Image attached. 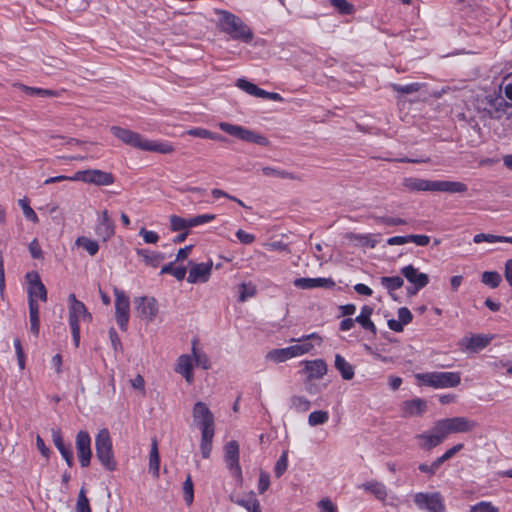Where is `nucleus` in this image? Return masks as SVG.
Listing matches in <instances>:
<instances>
[{"label":"nucleus","instance_id":"58836bf2","mask_svg":"<svg viewBox=\"0 0 512 512\" xmlns=\"http://www.w3.org/2000/svg\"><path fill=\"white\" fill-rule=\"evenodd\" d=\"M160 457L158 451L157 441L152 440L151 450L149 455V469L152 471L154 477L159 476Z\"/></svg>","mask_w":512,"mask_h":512},{"label":"nucleus","instance_id":"774afa93","mask_svg":"<svg viewBox=\"0 0 512 512\" xmlns=\"http://www.w3.org/2000/svg\"><path fill=\"white\" fill-rule=\"evenodd\" d=\"M320 512H337L336 506L329 498H324L318 502Z\"/></svg>","mask_w":512,"mask_h":512},{"label":"nucleus","instance_id":"79ce46f5","mask_svg":"<svg viewBox=\"0 0 512 512\" xmlns=\"http://www.w3.org/2000/svg\"><path fill=\"white\" fill-rule=\"evenodd\" d=\"M214 433H215V431L201 432L200 449H201L202 457L205 459L210 457V454L212 451V441H213Z\"/></svg>","mask_w":512,"mask_h":512},{"label":"nucleus","instance_id":"de8ad7c7","mask_svg":"<svg viewBox=\"0 0 512 512\" xmlns=\"http://www.w3.org/2000/svg\"><path fill=\"white\" fill-rule=\"evenodd\" d=\"M381 284L384 288L388 290L389 293L401 288L404 284L403 279L400 276L393 277H382Z\"/></svg>","mask_w":512,"mask_h":512},{"label":"nucleus","instance_id":"f257e3e1","mask_svg":"<svg viewBox=\"0 0 512 512\" xmlns=\"http://www.w3.org/2000/svg\"><path fill=\"white\" fill-rule=\"evenodd\" d=\"M220 15L221 30L230 35L234 40L250 43L253 39V32L242 19L235 14L221 10Z\"/></svg>","mask_w":512,"mask_h":512},{"label":"nucleus","instance_id":"aec40b11","mask_svg":"<svg viewBox=\"0 0 512 512\" xmlns=\"http://www.w3.org/2000/svg\"><path fill=\"white\" fill-rule=\"evenodd\" d=\"M95 232L103 241H107L114 235L115 225L107 210H103L99 216Z\"/></svg>","mask_w":512,"mask_h":512},{"label":"nucleus","instance_id":"a878e982","mask_svg":"<svg viewBox=\"0 0 512 512\" xmlns=\"http://www.w3.org/2000/svg\"><path fill=\"white\" fill-rule=\"evenodd\" d=\"M305 372L309 380L320 379L327 373V364L322 359L305 361Z\"/></svg>","mask_w":512,"mask_h":512},{"label":"nucleus","instance_id":"393cba45","mask_svg":"<svg viewBox=\"0 0 512 512\" xmlns=\"http://www.w3.org/2000/svg\"><path fill=\"white\" fill-rule=\"evenodd\" d=\"M193 357L187 354L181 355L175 367V372L182 375L188 384H192L194 381L193 377Z\"/></svg>","mask_w":512,"mask_h":512},{"label":"nucleus","instance_id":"e2e57ef3","mask_svg":"<svg viewBox=\"0 0 512 512\" xmlns=\"http://www.w3.org/2000/svg\"><path fill=\"white\" fill-rule=\"evenodd\" d=\"M236 86L245 91L247 94L254 96L255 91H257V86L246 79L240 78L236 82Z\"/></svg>","mask_w":512,"mask_h":512},{"label":"nucleus","instance_id":"7c9ffc66","mask_svg":"<svg viewBox=\"0 0 512 512\" xmlns=\"http://www.w3.org/2000/svg\"><path fill=\"white\" fill-rule=\"evenodd\" d=\"M373 313V308L367 305H364L361 308L360 314L355 318V321L359 323L365 330L376 334L377 329L375 324L371 321L370 317Z\"/></svg>","mask_w":512,"mask_h":512},{"label":"nucleus","instance_id":"f03ea898","mask_svg":"<svg viewBox=\"0 0 512 512\" xmlns=\"http://www.w3.org/2000/svg\"><path fill=\"white\" fill-rule=\"evenodd\" d=\"M416 378L421 384L434 389L453 388L461 382L459 372H425L416 374Z\"/></svg>","mask_w":512,"mask_h":512},{"label":"nucleus","instance_id":"412c9836","mask_svg":"<svg viewBox=\"0 0 512 512\" xmlns=\"http://www.w3.org/2000/svg\"><path fill=\"white\" fill-rule=\"evenodd\" d=\"M295 287L300 289L332 288L335 283L331 278H296L293 281Z\"/></svg>","mask_w":512,"mask_h":512},{"label":"nucleus","instance_id":"f704fd0d","mask_svg":"<svg viewBox=\"0 0 512 512\" xmlns=\"http://www.w3.org/2000/svg\"><path fill=\"white\" fill-rule=\"evenodd\" d=\"M143 150L170 154L174 151V147L168 142L149 141L145 139Z\"/></svg>","mask_w":512,"mask_h":512},{"label":"nucleus","instance_id":"338daca9","mask_svg":"<svg viewBox=\"0 0 512 512\" xmlns=\"http://www.w3.org/2000/svg\"><path fill=\"white\" fill-rule=\"evenodd\" d=\"M462 448H463V444H461V443L451 447L442 456L438 457L437 461L439 462L440 465H442L444 462H446L449 459H451L452 457H454V455L457 452H459Z\"/></svg>","mask_w":512,"mask_h":512},{"label":"nucleus","instance_id":"3c124183","mask_svg":"<svg viewBox=\"0 0 512 512\" xmlns=\"http://www.w3.org/2000/svg\"><path fill=\"white\" fill-rule=\"evenodd\" d=\"M330 2L342 15H350L354 12V6L346 0H331Z\"/></svg>","mask_w":512,"mask_h":512},{"label":"nucleus","instance_id":"9d476101","mask_svg":"<svg viewBox=\"0 0 512 512\" xmlns=\"http://www.w3.org/2000/svg\"><path fill=\"white\" fill-rule=\"evenodd\" d=\"M69 301V326L80 327V321L91 322L92 315L88 312L83 302L76 299L74 294H70Z\"/></svg>","mask_w":512,"mask_h":512},{"label":"nucleus","instance_id":"7ed1b4c3","mask_svg":"<svg viewBox=\"0 0 512 512\" xmlns=\"http://www.w3.org/2000/svg\"><path fill=\"white\" fill-rule=\"evenodd\" d=\"M96 457L108 471H114L117 467L112 449V440L108 429H101L95 437Z\"/></svg>","mask_w":512,"mask_h":512},{"label":"nucleus","instance_id":"20e7f679","mask_svg":"<svg viewBox=\"0 0 512 512\" xmlns=\"http://www.w3.org/2000/svg\"><path fill=\"white\" fill-rule=\"evenodd\" d=\"M450 434L445 420L440 419L434 423L430 430L417 434L415 438L421 441L420 448L429 451L440 445Z\"/></svg>","mask_w":512,"mask_h":512},{"label":"nucleus","instance_id":"4d7b16f0","mask_svg":"<svg viewBox=\"0 0 512 512\" xmlns=\"http://www.w3.org/2000/svg\"><path fill=\"white\" fill-rule=\"evenodd\" d=\"M18 204L19 206L22 208L23 210V214L24 216L28 219V220H31L33 221L34 223L38 222V216L37 214L34 212V210L30 207L29 203H28V200L26 198H23V199H19L18 200Z\"/></svg>","mask_w":512,"mask_h":512},{"label":"nucleus","instance_id":"dca6fc26","mask_svg":"<svg viewBox=\"0 0 512 512\" xmlns=\"http://www.w3.org/2000/svg\"><path fill=\"white\" fill-rule=\"evenodd\" d=\"M26 278L29 282L28 287V302L36 301L35 298L38 297L42 301H47V290L44 284L41 282V279L36 272L27 273Z\"/></svg>","mask_w":512,"mask_h":512},{"label":"nucleus","instance_id":"473e14b6","mask_svg":"<svg viewBox=\"0 0 512 512\" xmlns=\"http://www.w3.org/2000/svg\"><path fill=\"white\" fill-rule=\"evenodd\" d=\"M490 104L494 107V112H491V116L494 118H501L502 114H512V104L508 103L504 98L498 97L492 99Z\"/></svg>","mask_w":512,"mask_h":512},{"label":"nucleus","instance_id":"6ab92c4d","mask_svg":"<svg viewBox=\"0 0 512 512\" xmlns=\"http://www.w3.org/2000/svg\"><path fill=\"white\" fill-rule=\"evenodd\" d=\"M450 433H467L473 431L478 423L467 417L444 418Z\"/></svg>","mask_w":512,"mask_h":512},{"label":"nucleus","instance_id":"72a5a7b5","mask_svg":"<svg viewBox=\"0 0 512 512\" xmlns=\"http://www.w3.org/2000/svg\"><path fill=\"white\" fill-rule=\"evenodd\" d=\"M29 318H30V331L36 337L39 335L40 319H39V305L36 301H29Z\"/></svg>","mask_w":512,"mask_h":512},{"label":"nucleus","instance_id":"13d9d810","mask_svg":"<svg viewBox=\"0 0 512 512\" xmlns=\"http://www.w3.org/2000/svg\"><path fill=\"white\" fill-rule=\"evenodd\" d=\"M470 512H499V509L489 501H480L470 507Z\"/></svg>","mask_w":512,"mask_h":512},{"label":"nucleus","instance_id":"e433bc0d","mask_svg":"<svg viewBox=\"0 0 512 512\" xmlns=\"http://www.w3.org/2000/svg\"><path fill=\"white\" fill-rule=\"evenodd\" d=\"M289 406L298 413H305L310 409L311 402L304 396L293 395L289 399Z\"/></svg>","mask_w":512,"mask_h":512},{"label":"nucleus","instance_id":"f8f14e48","mask_svg":"<svg viewBox=\"0 0 512 512\" xmlns=\"http://www.w3.org/2000/svg\"><path fill=\"white\" fill-rule=\"evenodd\" d=\"M135 310L137 315L147 321L152 322L158 313V304L155 298L153 297H138L134 301Z\"/></svg>","mask_w":512,"mask_h":512},{"label":"nucleus","instance_id":"423d86ee","mask_svg":"<svg viewBox=\"0 0 512 512\" xmlns=\"http://www.w3.org/2000/svg\"><path fill=\"white\" fill-rule=\"evenodd\" d=\"M115 320L122 331L128 328L130 318V299L126 293L118 288L114 289Z\"/></svg>","mask_w":512,"mask_h":512},{"label":"nucleus","instance_id":"052dcab7","mask_svg":"<svg viewBox=\"0 0 512 512\" xmlns=\"http://www.w3.org/2000/svg\"><path fill=\"white\" fill-rule=\"evenodd\" d=\"M216 218L215 214H202L189 218L190 227H196L213 221Z\"/></svg>","mask_w":512,"mask_h":512},{"label":"nucleus","instance_id":"ddd939ff","mask_svg":"<svg viewBox=\"0 0 512 512\" xmlns=\"http://www.w3.org/2000/svg\"><path fill=\"white\" fill-rule=\"evenodd\" d=\"M225 462L227 468L236 479H242V470L239 464V444L237 441H229L225 447Z\"/></svg>","mask_w":512,"mask_h":512},{"label":"nucleus","instance_id":"49530a36","mask_svg":"<svg viewBox=\"0 0 512 512\" xmlns=\"http://www.w3.org/2000/svg\"><path fill=\"white\" fill-rule=\"evenodd\" d=\"M76 244L83 247L91 256H94L99 251L98 242L84 236L77 238Z\"/></svg>","mask_w":512,"mask_h":512},{"label":"nucleus","instance_id":"4c0bfd02","mask_svg":"<svg viewBox=\"0 0 512 512\" xmlns=\"http://www.w3.org/2000/svg\"><path fill=\"white\" fill-rule=\"evenodd\" d=\"M235 503L245 508L248 512H252V510H257V508L260 507V502L256 498L254 492H250L244 495L243 497L236 499Z\"/></svg>","mask_w":512,"mask_h":512},{"label":"nucleus","instance_id":"4be33fe9","mask_svg":"<svg viewBox=\"0 0 512 512\" xmlns=\"http://www.w3.org/2000/svg\"><path fill=\"white\" fill-rule=\"evenodd\" d=\"M212 271V263H199L190 268L187 281L189 283L207 282Z\"/></svg>","mask_w":512,"mask_h":512},{"label":"nucleus","instance_id":"2f4dec72","mask_svg":"<svg viewBox=\"0 0 512 512\" xmlns=\"http://www.w3.org/2000/svg\"><path fill=\"white\" fill-rule=\"evenodd\" d=\"M360 488L372 493L377 499L385 500L387 497V490L383 483L378 481H369L363 483Z\"/></svg>","mask_w":512,"mask_h":512},{"label":"nucleus","instance_id":"0e129e2a","mask_svg":"<svg viewBox=\"0 0 512 512\" xmlns=\"http://www.w3.org/2000/svg\"><path fill=\"white\" fill-rule=\"evenodd\" d=\"M139 235L142 236L143 240L147 244H155L159 240V235L151 230L141 228Z\"/></svg>","mask_w":512,"mask_h":512},{"label":"nucleus","instance_id":"09e8293b","mask_svg":"<svg viewBox=\"0 0 512 512\" xmlns=\"http://www.w3.org/2000/svg\"><path fill=\"white\" fill-rule=\"evenodd\" d=\"M329 420V414L324 410H317L310 413L308 417V424L312 427L323 425Z\"/></svg>","mask_w":512,"mask_h":512},{"label":"nucleus","instance_id":"cd10ccee","mask_svg":"<svg viewBox=\"0 0 512 512\" xmlns=\"http://www.w3.org/2000/svg\"><path fill=\"white\" fill-rule=\"evenodd\" d=\"M492 340V337L482 334L472 335L469 338H466V349L471 352H478L482 349H484L490 341Z\"/></svg>","mask_w":512,"mask_h":512},{"label":"nucleus","instance_id":"603ef678","mask_svg":"<svg viewBox=\"0 0 512 512\" xmlns=\"http://www.w3.org/2000/svg\"><path fill=\"white\" fill-rule=\"evenodd\" d=\"M75 509L76 512H91L89 499L86 496V491L84 488H81L79 491Z\"/></svg>","mask_w":512,"mask_h":512},{"label":"nucleus","instance_id":"5fc2aeb1","mask_svg":"<svg viewBox=\"0 0 512 512\" xmlns=\"http://www.w3.org/2000/svg\"><path fill=\"white\" fill-rule=\"evenodd\" d=\"M287 467H288V453H287V451H284L275 464V467H274L275 477L280 478L284 474V472L287 470Z\"/></svg>","mask_w":512,"mask_h":512},{"label":"nucleus","instance_id":"39448f33","mask_svg":"<svg viewBox=\"0 0 512 512\" xmlns=\"http://www.w3.org/2000/svg\"><path fill=\"white\" fill-rule=\"evenodd\" d=\"M219 128L223 132H225L231 136H234L242 141H245L248 143H254V144H257L260 146H268L269 145V140L265 136L255 132V131H252L250 129H247L243 126L231 124L228 122H220Z\"/></svg>","mask_w":512,"mask_h":512},{"label":"nucleus","instance_id":"4468645a","mask_svg":"<svg viewBox=\"0 0 512 512\" xmlns=\"http://www.w3.org/2000/svg\"><path fill=\"white\" fill-rule=\"evenodd\" d=\"M75 445L81 467H88L92 456L91 438L89 433L86 431H79L76 435Z\"/></svg>","mask_w":512,"mask_h":512},{"label":"nucleus","instance_id":"f3484780","mask_svg":"<svg viewBox=\"0 0 512 512\" xmlns=\"http://www.w3.org/2000/svg\"><path fill=\"white\" fill-rule=\"evenodd\" d=\"M400 410L404 418L419 417L427 411V402L422 398L406 400L401 403Z\"/></svg>","mask_w":512,"mask_h":512},{"label":"nucleus","instance_id":"ea45409f","mask_svg":"<svg viewBox=\"0 0 512 512\" xmlns=\"http://www.w3.org/2000/svg\"><path fill=\"white\" fill-rule=\"evenodd\" d=\"M263 175L267 177H275V178H281V179H291V180H298L299 177H297L295 174L288 172L286 170H282L279 168L274 167H263L261 169Z\"/></svg>","mask_w":512,"mask_h":512},{"label":"nucleus","instance_id":"6e6d98bb","mask_svg":"<svg viewBox=\"0 0 512 512\" xmlns=\"http://www.w3.org/2000/svg\"><path fill=\"white\" fill-rule=\"evenodd\" d=\"M183 496L185 502L190 505L194 499V490H193V482L191 476L188 475L186 480L183 483Z\"/></svg>","mask_w":512,"mask_h":512},{"label":"nucleus","instance_id":"bf43d9fd","mask_svg":"<svg viewBox=\"0 0 512 512\" xmlns=\"http://www.w3.org/2000/svg\"><path fill=\"white\" fill-rule=\"evenodd\" d=\"M391 87L394 91L399 92L401 94H412L419 90L420 85L418 83H411L407 85H400L393 83Z\"/></svg>","mask_w":512,"mask_h":512},{"label":"nucleus","instance_id":"680f3d73","mask_svg":"<svg viewBox=\"0 0 512 512\" xmlns=\"http://www.w3.org/2000/svg\"><path fill=\"white\" fill-rule=\"evenodd\" d=\"M500 240H501V236L493 235V234H485V233L476 234L473 238V241L476 244H479L482 242L496 243V242H500Z\"/></svg>","mask_w":512,"mask_h":512},{"label":"nucleus","instance_id":"5701e85b","mask_svg":"<svg viewBox=\"0 0 512 512\" xmlns=\"http://www.w3.org/2000/svg\"><path fill=\"white\" fill-rule=\"evenodd\" d=\"M52 441L55 445V447L58 449L62 457L64 458L65 462L69 467H72L74 465V458L73 453L71 450L70 445H66L64 443L61 431L58 429H52L51 431Z\"/></svg>","mask_w":512,"mask_h":512},{"label":"nucleus","instance_id":"9b49d317","mask_svg":"<svg viewBox=\"0 0 512 512\" xmlns=\"http://www.w3.org/2000/svg\"><path fill=\"white\" fill-rule=\"evenodd\" d=\"M401 274L413 285L407 289L410 295H415L420 289L424 288L429 283L428 275L420 272L413 265L403 267L401 269Z\"/></svg>","mask_w":512,"mask_h":512},{"label":"nucleus","instance_id":"c9c22d12","mask_svg":"<svg viewBox=\"0 0 512 512\" xmlns=\"http://www.w3.org/2000/svg\"><path fill=\"white\" fill-rule=\"evenodd\" d=\"M292 358L293 356L289 347L273 349L266 354V359L274 363H282Z\"/></svg>","mask_w":512,"mask_h":512},{"label":"nucleus","instance_id":"37998d69","mask_svg":"<svg viewBox=\"0 0 512 512\" xmlns=\"http://www.w3.org/2000/svg\"><path fill=\"white\" fill-rule=\"evenodd\" d=\"M20 89L27 95L38 96V97H56L58 92L50 89L29 87L23 84L19 85Z\"/></svg>","mask_w":512,"mask_h":512},{"label":"nucleus","instance_id":"a18cd8bd","mask_svg":"<svg viewBox=\"0 0 512 512\" xmlns=\"http://www.w3.org/2000/svg\"><path fill=\"white\" fill-rule=\"evenodd\" d=\"M171 262L161 268L160 274H172L177 280L181 281L185 278L187 270L184 266L174 267Z\"/></svg>","mask_w":512,"mask_h":512},{"label":"nucleus","instance_id":"a211bd4d","mask_svg":"<svg viewBox=\"0 0 512 512\" xmlns=\"http://www.w3.org/2000/svg\"><path fill=\"white\" fill-rule=\"evenodd\" d=\"M309 340H318V344L322 342V338L315 332L304 335L299 339L292 338L290 340V342H300L299 344L289 346L293 358L307 354L314 348L313 344L310 343Z\"/></svg>","mask_w":512,"mask_h":512},{"label":"nucleus","instance_id":"a19ab883","mask_svg":"<svg viewBox=\"0 0 512 512\" xmlns=\"http://www.w3.org/2000/svg\"><path fill=\"white\" fill-rule=\"evenodd\" d=\"M187 135L198 137L202 139H211L216 141H224L225 138L217 133L211 132L204 128H192L185 132Z\"/></svg>","mask_w":512,"mask_h":512},{"label":"nucleus","instance_id":"0eeeda50","mask_svg":"<svg viewBox=\"0 0 512 512\" xmlns=\"http://www.w3.org/2000/svg\"><path fill=\"white\" fill-rule=\"evenodd\" d=\"M72 181H82L85 183L95 184L98 186H108L114 183V176L98 169H88L78 171L72 176Z\"/></svg>","mask_w":512,"mask_h":512},{"label":"nucleus","instance_id":"2eb2a0df","mask_svg":"<svg viewBox=\"0 0 512 512\" xmlns=\"http://www.w3.org/2000/svg\"><path fill=\"white\" fill-rule=\"evenodd\" d=\"M110 131L116 138L126 145L143 150L145 138H143L139 133L118 126H112Z\"/></svg>","mask_w":512,"mask_h":512},{"label":"nucleus","instance_id":"b1692460","mask_svg":"<svg viewBox=\"0 0 512 512\" xmlns=\"http://www.w3.org/2000/svg\"><path fill=\"white\" fill-rule=\"evenodd\" d=\"M403 186L411 192H434L435 180L407 177L403 180Z\"/></svg>","mask_w":512,"mask_h":512},{"label":"nucleus","instance_id":"bb28decb","mask_svg":"<svg viewBox=\"0 0 512 512\" xmlns=\"http://www.w3.org/2000/svg\"><path fill=\"white\" fill-rule=\"evenodd\" d=\"M434 192L465 193L466 184L458 181L435 180Z\"/></svg>","mask_w":512,"mask_h":512},{"label":"nucleus","instance_id":"1a4fd4ad","mask_svg":"<svg viewBox=\"0 0 512 512\" xmlns=\"http://www.w3.org/2000/svg\"><path fill=\"white\" fill-rule=\"evenodd\" d=\"M193 420L201 432L215 431L214 416L204 402L198 401L194 404Z\"/></svg>","mask_w":512,"mask_h":512},{"label":"nucleus","instance_id":"864d4df0","mask_svg":"<svg viewBox=\"0 0 512 512\" xmlns=\"http://www.w3.org/2000/svg\"><path fill=\"white\" fill-rule=\"evenodd\" d=\"M170 226L172 231H181L190 228L189 219L177 215L170 217Z\"/></svg>","mask_w":512,"mask_h":512},{"label":"nucleus","instance_id":"6e6552de","mask_svg":"<svg viewBox=\"0 0 512 512\" xmlns=\"http://www.w3.org/2000/svg\"><path fill=\"white\" fill-rule=\"evenodd\" d=\"M416 506L427 512H442L445 509L444 501L439 492H419L414 495Z\"/></svg>","mask_w":512,"mask_h":512},{"label":"nucleus","instance_id":"c756f323","mask_svg":"<svg viewBox=\"0 0 512 512\" xmlns=\"http://www.w3.org/2000/svg\"><path fill=\"white\" fill-rule=\"evenodd\" d=\"M334 366L344 380H351L355 375L354 367L340 354L335 355Z\"/></svg>","mask_w":512,"mask_h":512},{"label":"nucleus","instance_id":"c85d7f7f","mask_svg":"<svg viewBox=\"0 0 512 512\" xmlns=\"http://www.w3.org/2000/svg\"><path fill=\"white\" fill-rule=\"evenodd\" d=\"M136 253L143 259L145 265L153 268L158 267L160 262L165 259V255L163 253L151 251L149 249H136Z\"/></svg>","mask_w":512,"mask_h":512},{"label":"nucleus","instance_id":"69168bd1","mask_svg":"<svg viewBox=\"0 0 512 512\" xmlns=\"http://www.w3.org/2000/svg\"><path fill=\"white\" fill-rule=\"evenodd\" d=\"M270 486V475L265 471H260L259 481H258V491L260 494H263L268 490Z\"/></svg>","mask_w":512,"mask_h":512},{"label":"nucleus","instance_id":"8fccbe9b","mask_svg":"<svg viewBox=\"0 0 512 512\" xmlns=\"http://www.w3.org/2000/svg\"><path fill=\"white\" fill-rule=\"evenodd\" d=\"M481 281L491 288H496L501 282V276L496 271H485L481 276Z\"/></svg>","mask_w":512,"mask_h":512},{"label":"nucleus","instance_id":"c03bdc74","mask_svg":"<svg viewBox=\"0 0 512 512\" xmlns=\"http://www.w3.org/2000/svg\"><path fill=\"white\" fill-rule=\"evenodd\" d=\"M192 354L193 361L197 366H201L205 370L210 368L211 365L208 356L196 348V341H194L192 345Z\"/></svg>","mask_w":512,"mask_h":512}]
</instances>
